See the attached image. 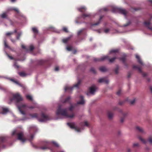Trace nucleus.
<instances>
[{"label":"nucleus","mask_w":152,"mask_h":152,"mask_svg":"<svg viewBox=\"0 0 152 152\" xmlns=\"http://www.w3.org/2000/svg\"><path fill=\"white\" fill-rule=\"evenodd\" d=\"M11 101L15 100L17 103V105L18 108L21 114L25 115L26 114L25 112L22 110L24 109L26 107V105L22 103H20V102L23 100V98L20 95L19 93H16L13 95V98L11 99Z\"/></svg>","instance_id":"1"},{"label":"nucleus","mask_w":152,"mask_h":152,"mask_svg":"<svg viewBox=\"0 0 152 152\" xmlns=\"http://www.w3.org/2000/svg\"><path fill=\"white\" fill-rule=\"evenodd\" d=\"M56 114L58 115H61L67 118H70L74 117L75 115L74 113H72L71 115H69L67 112V109H61L60 106H59L57 109L56 111Z\"/></svg>","instance_id":"2"},{"label":"nucleus","mask_w":152,"mask_h":152,"mask_svg":"<svg viewBox=\"0 0 152 152\" xmlns=\"http://www.w3.org/2000/svg\"><path fill=\"white\" fill-rule=\"evenodd\" d=\"M29 115L32 118H37L38 121L41 122H44L49 119L48 116L45 115L44 113H42L40 117H38L37 114L36 113L32 114H30Z\"/></svg>","instance_id":"3"},{"label":"nucleus","mask_w":152,"mask_h":152,"mask_svg":"<svg viewBox=\"0 0 152 152\" xmlns=\"http://www.w3.org/2000/svg\"><path fill=\"white\" fill-rule=\"evenodd\" d=\"M12 135L17 137L18 139L23 142H24L26 139L23 137V133L22 132H19L17 130H13L12 133Z\"/></svg>","instance_id":"4"},{"label":"nucleus","mask_w":152,"mask_h":152,"mask_svg":"<svg viewBox=\"0 0 152 152\" xmlns=\"http://www.w3.org/2000/svg\"><path fill=\"white\" fill-rule=\"evenodd\" d=\"M111 10L113 12H118L124 15H126L127 13V12L125 9L116 7H113Z\"/></svg>","instance_id":"5"},{"label":"nucleus","mask_w":152,"mask_h":152,"mask_svg":"<svg viewBox=\"0 0 152 152\" xmlns=\"http://www.w3.org/2000/svg\"><path fill=\"white\" fill-rule=\"evenodd\" d=\"M43 146H40L38 148L42 150H45L47 149H49L50 142L48 141H44L42 143Z\"/></svg>","instance_id":"6"},{"label":"nucleus","mask_w":152,"mask_h":152,"mask_svg":"<svg viewBox=\"0 0 152 152\" xmlns=\"http://www.w3.org/2000/svg\"><path fill=\"white\" fill-rule=\"evenodd\" d=\"M81 83V80H79L77 83L76 84H75L72 87H69V86H66L65 87V91H67L68 90H70V91H72L73 88L75 87H78L80 85Z\"/></svg>","instance_id":"7"},{"label":"nucleus","mask_w":152,"mask_h":152,"mask_svg":"<svg viewBox=\"0 0 152 152\" xmlns=\"http://www.w3.org/2000/svg\"><path fill=\"white\" fill-rule=\"evenodd\" d=\"M67 124L70 128L74 129L75 131L77 132H80V129L77 126H75L74 123H68Z\"/></svg>","instance_id":"8"},{"label":"nucleus","mask_w":152,"mask_h":152,"mask_svg":"<svg viewBox=\"0 0 152 152\" xmlns=\"http://www.w3.org/2000/svg\"><path fill=\"white\" fill-rule=\"evenodd\" d=\"M133 69H137L139 72L142 73V75L143 77H145L147 75V73H146L143 72L142 71L141 67L139 66L134 65L133 66Z\"/></svg>","instance_id":"9"},{"label":"nucleus","mask_w":152,"mask_h":152,"mask_svg":"<svg viewBox=\"0 0 152 152\" xmlns=\"http://www.w3.org/2000/svg\"><path fill=\"white\" fill-rule=\"evenodd\" d=\"M118 111L121 113L122 115V117L121 118L120 120L121 122L122 123L124 122L125 118L127 115V113H123L122 110L121 109H119Z\"/></svg>","instance_id":"10"},{"label":"nucleus","mask_w":152,"mask_h":152,"mask_svg":"<svg viewBox=\"0 0 152 152\" xmlns=\"http://www.w3.org/2000/svg\"><path fill=\"white\" fill-rule=\"evenodd\" d=\"M97 87L95 86H93L89 88V93L91 94H94L96 91Z\"/></svg>","instance_id":"11"},{"label":"nucleus","mask_w":152,"mask_h":152,"mask_svg":"<svg viewBox=\"0 0 152 152\" xmlns=\"http://www.w3.org/2000/svg\"><path fill=\"white\" fill-rule=\"evenodd\" d=\"M108 58L107 56H104L100 58H94V61L95 62L103 61L105 60V58Z\"/></svg>","instance_id":"12"},{"label":"nucleus","mask_w":152,"mask_h":152,"mask_svg":"<svg viewBox=\"0 0 152 152\" xmlns=\"http://www.w3.org/2000/svg\"><path fill=\"white\" fill-rule=\"evenodd\" d=\"M6 138L4 137H0V147H4V145L3 143L6 141Z\"/></svg>","instance_id":"13"},{"label":"nucleus","mask_w":152,"mask_h":152,"mask_svg":"<svg viewBox=\"0 0 152 152\" xmlns=\"http://www.w3.org/2000/svg\"><path fill=\"white\" fill-rule=\"evenodd\" d=\"M98 82L99 83L104 82L106 84H108L109 82L108 80L106 79L104 77L99 79L98 80Z\"/></svg>","instance_id":"14"},{"label":"nucleus","mask_w":152,"mask_h":152,"mask_svg":"<svg viewBox=\"0 0 152 152\" xmlns=\"http://www.w3.org/2000/svg\"><path fill=\"white\" fill-rule=\"evenodd\" d=\"M144 23L145 26L148 27L149 29L152 31V27H150V21H145L144 22Z\"/></svg>","instance_id":"15"},{"label":"nucleus","mask_w":152,"mask_h":152,"mask_svg":"<svg viewBox=\"0 0 152 152\" xmlns=\"http://www.w3.org/2000/svg\"><path fill=\"white\" fill-rule=\"evenodd\" d=\"M80 101L77 102V104H84L85 103V101L84 99V97L82 96H80Z\"/></svg>","instance_id":"16"},{"label":"nucleus","mask_w":152,"mask_h":152,"mask_svg":"<svg viewBox=\"0 0 152 152\" xmlns=\"http://www.w3.org/2000/svg\"><path fill=\"white\" fill-rule=\"evenodd\" d=\"M119 59L122 61L124 65L126 67H128V64L126 62V58L125 57L119 58Z\"/></svg>","instance_id":"17"},{"label":"nucleus","mask_w":152,"mask_h":152,"mask_svg":"<svg viewBox=\"0 0 152 152\" xmlns=\"http://www.w3.org/2000/svg\"><path fill=\"white\" fill-rule=\"evenodd\" d=\"M107 56L108 57V58H105V60H108L109 62L110 63H112L114 61L115 59L117 58V57H114L113 58H110L109 56Z\"/></svg>","instance_id":"18"},{"label":"nucleus","mask_w":152,"mask_h":152,"mask_svg":"<svg viewBox=\"0 0 152 152\" xmlns=\"http://www.w3.org/2000/svg\"><path fill=\"white\" fill-rule=\"evenodd\" d=\"M78 10L81 12H84L86 10V8L85 7H82L77 8Z\"/></svg>","instance_id":"19"},{"label":"nucleus","mask_w":152,"mask_h":152,"mask_svg":"<svg viewBox=\"0 0 152 152\" xmlns=\"http://www.w3.org/2000/svg\"><path fill=\"white\" fill-rule=\"evenodd\" d=\"M47 62L45 60H40L38 61V64L39 65H42L47 63Z\"/></svg>","instance_id":"20"},{"label":"nucleus","mask_w":152,"mask_h":152,"mask_svg":"<svg viewBox=\"0 0 152 152\" xmlns=\"http://www.w3.org/2000/svg\"><path fill=\"white\" fill-rule=\"evenodd\" d=\"M32 30L34 33V35L36 36V35H37L38 33V29L34 27L32 28Z\"/></svg>","instance_id":"21"},{"label":"nucleus","mask_w":152,"mask_h":152,"mask_svg":"<svg viewBox=\"0 0 152 152\" xmlns=\"http://www.w3.org/2000/svg\"><path fill=\"white\" fill-rule=\"evenodd\" d=\"M102 18H103V16H101L100 17L99 19V20H98V21L96 23H95L93 24L92 25L93 26H96V25H99V23H100V22H101V19H102Z\"/></svg>","instance_id":"22"},{"label":"nucleus","mask_w":152,"mask_h":152,"mask_svg":"<svg viewBox=\"0 0 152 152\" xmlns=\"http://www.w3.org/2000/svg\"><path fill=\"white\" fill-rule=\"evenodd\" d=\"M136 58L137 59L138 62L141 64L143 65V63L142 61V60L140 59L139 56L137 55H136Z\"/></svg>","instance_id":"23"},{"label":"nucleus","mask_w":152,"mask_h":152,"mask_svg":"<svg viewBox=\"0 0 152 152\" xmlns=\"http://www.w3.org/2000/svg\"><path fill=\"white\" fill-rule=\"evenodd\" d=\"M108 117L109 119H111L113 117V114L110 111H108L107 113Z\"/></svg>","instance_id":"24"},{"label":"nucleus","mask_w":152,"mask_h":152,"mask_svg":"<svg viewBox=\"0 0 152 152\" xmlns=\"http://www.w3.org/2000/svg\"><path fill=\"white\" fill-rule=\"evenodd\" d=\"M99 70L102 72H104L107 71L106 68L104 66H101L99 68Z\"/></svg>","instance_id":"25"},{"label":"nucleus","mask_w":152,"mask_h":152,"mask_svg":"<svg viewBox=\"0 0 152 152\" xmlns=\"http://www.w3.org/2000/svg\"><path fill=\"white\" fill-rule=\"evenodd\" d=\"M91 16V15L89 13H84L82 15V17L83 18H85L86 17H90Z\"/></svg>","instance_id":"26"},{"label":"nucleus","mask_w":152,"mask_h":152,"mask_svg":"<svg viewBox=\"0 0 152 152\" xmlns=\"http://www.w3.org/2000/svg\"><path fill=\"white\" fill-rule=\"evenodd\" d=\"M70 37H69L66 38L62 40V42L64 43H66L70 39Z\"/></svg>","instance_id":"27"},{"label":"nucleus","mask_w":152,"mask_h":152,"mask_svg":"<svg viewBox=\"0 0 152 152\" xmlns=\"http://www.w3.org/2000/svg\"><path fill=\"white\" fill-rule=\"evenodd\" d=\"M9 111L8 109L7 108H2V113L3 114H5Z\"/></svg>","instance_id":"28"},{"label":"nucleus","mask_w":152,"mask_h":152,"mask_svg":"<svg viewBox=\"0 0 152 152\" xmlns=\"http://www.w3.org/2000/svg\"><path fill=\"white\" fill-rule=\"evenodd\" d=\"M136 129L138 130L140 132L143 133H144V131L143 129L142 128L139 126L136 127Z\"/></svg>","instance_id":"29"},{"label":"nucleus","mask_w":152,"mask_h":152,"mask_svg":"<svg viewBox=\"0 0 152 152\" xmlns=\"http://www.w3.org/2000/svg\"><path fill=\"white\" fill-rule=\"evenodd\" d=\"M70 99H71L70 97L69 96H68L64 101L63 103H65L66 102H69V100Z\"/></svg>","instance_id":"30"},{"label":"nucleus","mask_w":152,"mask_h":152,"mask_svg":"<svg viewBox=\"0 0 152 152\" xmlns=\"http://www.w3.org/2000/svg\"><path fill=\"white\" fill-rule=\"evenodd\" d=\"M11 80L13 82H14V83H15L16 84L18 85L19 86H22L21 84L19 83L18 81H16L13 79H11Z\"/></svg>","instance_id":"31"},{"label":"nucleus","mask_w":152,"mask_h":152,"mask_svg":"<svg viewBox=\"0 0 152 152\" xmlns=\"http://www.w3.org/2000/svg\"><path fill=\"white\" fill-rule=\"evenodd\" d=\"M30 131H31V130L33 131H34L36 129V127L34 126H31L29 127Z\"/></svg>","instance_id":"32"},{"label":"nucleus","mask_w":152,"mask_h":152,"mask_svg":"<svg viewBox=\"0 0 152 152\" xmlns=\"http://www.w3.org/2000/svg\"><path fill=\"white\" fill-rule=\"evenodd\" d=\"M19 74L21 77H24L26 75V73L23 72H19Z\"/></svg>","instance_id":"33"},{"label":"nucleus","mask_w":152,"mask_h":152,"mask_svg":"<svg viewBox=\"0 0 152 152\" xmlns=\"http://www.w3.org/2000/svg\"><path fill=\"white\" fill-rule=\"evenodd\" d=\"M139 139L144 143H146V141L143 139L141 137H139Z\"/></svg>","instance_id":"34"},{"label":"nucleus","mask_w":152,"mask_h":152,"mask_svg":"<svg viewBox=\"0 0 152 152\" xmlns=\"http://www.w3.org/2000/svg\"><path fill=\"white\" fill-rule=\"evenodd\" d=\"M119 66H117L116 68L115 69V72L116 74H117L118 73Z\"/></svg>","instance_id":"35"},{"label":"nucleus","mask_w":152,"mask_h":152,"mask_svg":"<svg viewBox=\"0 0 152 152\" xmlns=\"http://www.w3.org/2000/svg\"><path fill=\"white\" fill-rule=\"evenodd\" d=\"M34 137V135L33 134H31L30 135V137L28 138V140L30 141H31Z\"/></svg>","instance_id":"36"},{"label":"nucleus","mask_w":152,"mask_h":152,"mask_svg":"<svg viewBox=\"0 0 152 152\" xmlns=\"http://www.w3.org/2000/svg\"><path fill=\"white\" fill-rule=\"evenodd\" d=\"M26 98L27 99H28L30 101L32 100V96L29 95H27L26 96Z\"/></svg>","instance_id":"37"},{"label":"nucleus","mask_w":152,"mask_h":152,"mask_svg":"<svg viewBox=\"0 0 152 152\" xmlns=\"http://www.w3.org/2000/svg\"><path fill=\"white\" fill-rule=\"evenodd\" d=\"M7 16V15L6 14V13H4L2 14H1V17L2 18H6Z\"/></svg>","instance_id":"38"},{"label":"nucleus","mask_w":152,"mask_h":152,"mask_svg":"<svg viewBox=\"0 0 152 152\" xmlns=\"http://www.w3.org/2000/svg\"><path fill=\"white\" fill-rule=\"evenodd\" d=\"M53 143L56 147H59L58 144L55 141H53L52 142Z\"/></svg>","instance_id":"39"},{"label":"nucleus","mask_w":152,"mask_h":152,"mask_svg":"<svg viewBox=\"0 0 152 152\" xmlns=\"http://www.w3.org/2000/svg\"><path fill=\"white\" fill-rule=\"evenodd\" d=\"M63 30L66 33H68V31L67 28L66 27H63L62 28Z\"/></svg>","instance_id":"40"},{"label":"nucleus","mask_w":152,"mask_h":152,"mask_svg":"<svg viewBox=\"0 0 152 152\" xmlns=\"http://www.w3.org/2000/svg\"><path fill=\"white\" fill-rule=\"evenodd\" d=\"M14 66L15 68H19V66L18 65L17 63L16 62H14Z\"/></svg>","instance_id":"41"},{"label":"nucleus","mask_w":152,"mask_h":152,"mask_svg":"<svg viewBox=\"0 0 152 152\" xmlns=\"http://www.w3.org/2000/svg\"><path fill=\"white\" fill-rule=\"evenodd\" d=\"M148 141L151 144L152 143V137H149L148 139Z\"/></svg>","instance_id":"42"},{"label":"nucleus","mask_w":152,"mask_h":152,"mask_svg":"<svg viewBox=\"0 0 152 152\" xmlns=\"http://www.w3.org/2000/svg\"><path fill=\"white\" fill-rule=\"evenodd\" d=\"M34 49V47L33 45H30L29 47V50L30 51H32Z\"/></svg>","instance_id":"43"},{"label":"nucleus","mask_w":152,"mask_h":152,"mask_svg":"<svg viewBox=\"0 0 152 152\" xmlns=\"http://www.w3.org/2000/svg\"><path fill=\"white\" fill-rule=\"evenodd\" d=\"M90 71L94 73H96V71L94 68H91L90 69Z\"/></svg>","instance_id":"44"},{"label":"nucleus","mask_w":152,"mask_h":152,"mask_svg":"<svg viewBox=\"0 0 152 152\" xmlns=\"http://www.w3.org/2000/svg\"><path fill=\"white\" fill-rule=\"evenodd\" d=\"M14 34L13 32H8L6 34V35L7 36H9L13 34Z\"/></svg>","instance_id":"45"},{"label":"nucleus","mask_w":152,"mask_h":152,"mask_svg":"<svg viewBox=\"0 0 152 152\" xmlns=\"http://www.w3.org/2000/svg\"><path fill=\"white\" fill-rule=\"evenodd\" d=\"M118 52V50H112L110 51V53H116Z\"/></svg>","instance_id":"46"},{"label":"nucleus","mask_w":152,"mask_h":152,"mask_svg":"<svg viewBox=\"0 0 152 152\" xmlns=\"http://www.w3.org/2000/svg\"><path fill=\"white\" fill-rule=\"evenodd\" d=\"M121 89H119L118 91L116 93V94L118 95L119 96L121 94Z\"/></svg>","instance_id":"47"},{"label":"nucleus","mask_w":152,"mask_h":152,"mask_svg":"<svg viewBox=\"0 0 152 152\" xmlns=\"http://www.w3.org/2000/svg\"><path fill=\"white\" fill-rule=\"evenodd\" d=\"M12 10L15 11L17 12L18 13L19 12V11L17 8H12Z\"/></svg>","instance_id":"48"},{"label":"nucleus","mask_w":152,"mask_h":152,"mask_svg":"<svg viewBox=\"0 0 152 152\" xmlns=\"http://www.w3.org/2000/svg\"><path fill=\"white\" fill-rule=\"evenodd\" d=\"M74 108V107L72 105H71L69 108V110L70 111H72Z\"/></svg>","instance_id":"49"},{"label":"nucleus","mask_w":152,"mask_h":152,"mask_svg":"<svg viewBox=\"0 0 152 152\" xmlns=\"http://www.w3.org/2000/svg\"><path fill=\"white\" fill-rule=\"evenodd\" d=\"M66 49L67 50L69 51H71L72 50V47H67V48H66Z\"/></svg>","instance_id":"50"},{"label":"nucleus","mask_w":152,"mask_h":152,"mask_svg":"<svg viewBox=\"0 0 152 152\" xmlns=\"http://www.w3.org/2000/svg\"><path fill=\"white\" fill-rule=\"evenodd\" d=\"M110 31V29L109 28H106L104 29V32L106 33H108Z\"/></svg>","instance_id":"51"},{"label":"nucleus","mask_w":152,"mask_h":152,"mask_svg":"<svg viewBox=\"0 0 152 152\" xmlns=\"http://www.w3.org/2000/svg\"><path fill=\"white\" fill-rule=\"evenodd\" d=\"M4 46L6 48H8V45L7 44V42H6V41H4Z\"/></svg>","instance_id":"52"},{"label":"nucleus","mask_w":152,"mask_h":152,"mask_svg":"<svg viewBox=\"0 0 152 152\" xmlns=\"http://www.w3.org/2000/svg\"><path fill=\"white\" fill-rule=\"evenodd\" d=\"M83 124H84V125L86 126H88V124L87 121H85L83 122Z\"/></svg>","instance_id":"53"},{"label":"nucleus","mask_w":152,"mask_h":152,"mask_svg":"<svg viewBox=\"0 0 152 152\" xmlns=\"http://www.w3.org/2000/svg\"><path fill=\"white\" fill-rule=\"evenodd\" d=\"M21 33H18V36L17 37V39H19L20 38V37L21 35Z\"/></svg>","instance_id":"54"},{"label":"nucleus","mask_w":152,"mask_h":152,"mask_svg":"<svg viewBox=\"0 0 152 152\" xmlns=\"http://www.w3.org/2000/svg\"><path fill=\"white\" fill-rule=\"evenodd\" d=\"M139 146V144L138 143H134L133 144V145L134 147H138Z\"/></svg>","instance_id":"55"},{"label":"nucleus","mask_w":152,"mask_h":152,"mask_svg":"<svg viewBox=\"0 0 152 152\" xmlns=\"http://www.w3.org/2000/svg\"><path fill=\"white\" fill-rule=\"evenodd\" d=\"M131 75V72H129L128 73L127 77L128 78H129Z\"/></svg>","instance_id":"56"},{"label":"nucleus","mask_w":152,"mask_h":152,"mask_svg":"<svg viewBox=\"0 0 152 152\" xmlns=\"http://www.w3.org/2000/svg\"><path fill=\"white\" fill-rule=\"evenodd\" d=\"M83 31V30H80L78 32V33H77V34H78V35H80V34Z\"/></svg>","instance_id":"57"},{"label":"nucleus","mask_w":152,"mask_h":152,"mask_svg":"<svg viewBox=\"0 0 152 152\" xmlns=\"http://www.w3.org/2000/svg\"><path fill=\"white\" fill-rule=\"evenodd\" d=\"M135 101V99H134L133 100L131 101L130 102V103L131 104H133L134 103Z\"/></svg>","instance_id":"58"},{"label":"nucleus","mask_w":152,"mask_h":152,"mask_svg":"<svg viewBox=\"0 0 152 152\" xmlns=\"http://www.w3.org/2000/svg\"><path fill=\"white\" fill-rule=\"evenodd\" d=\"M140 7H137V8H134V9L135 11H137L138 10H140Z\"/></svg>","instance_id":"59"},{"label":"nucleus","mask_w":152,"mask_h":152,"mask_svg":"<svg viewBox=\"0 0 152 152\" xmlns=\"http://www.w3.org/2000/svg\"><path fill=\"white\" fill-rule=\"evenodd\" d=\"M55 71H58L59 70V67L58 66H57L56 67L55 69Z\"/></svg>","instance_id":"60"},{"label":"nucleus","mask_w":152,"mask_h":152,"mask_svg":"<svg viewBox=\"0 0 152 152\" xmlns=\"http://www.w3.org/2000/svg\"><path fill=\"white\" fill-rule=\"evenodd\" d=\"M21 47H22V48H23V49H26V47H25V46H24L23 45H21Z\"/></svg>","instance_id":"61"},{"label":"nucleus","mask_w":152,"mask_h":152,"mask_svg":"<svg viewBox=\"0 0 152 152\" xmlns=\"http://www.w3.org/2000/svg\"><path fill=\"white\" fill-rule=\"evenodd\" d=\"M8 57L11 59H13V57L11 56L8 55Z\"/></svg>","instance_id":"62"},{"label":"nucleus","mask_w":152,"mask_h":152,"mask_svg":"<svg viewBox=\"0 0 152 152\" xmlns=\"http://www.w3.org/2000/svg\"><path fill=\"white\" fill-rule=\"evenodd\" d=\"M150 89L152 93V86H151L150 87Z\"/></svg>","instance_id":"63"},{"label":"nucleus","mask_w":152,"mask_h":152,"mask_svg":"<svg viewBox=\"0 0 152 152\" xmlns=\"http://www.w3.org/2000/svg\"><path fill=\"white\" fill-rule=\"evenodd\" d=\"M127 151L128 152H130L131 151V150L130 148H128L127 149Z\"/></svg>","instance_id":"64"}]
</instances>
